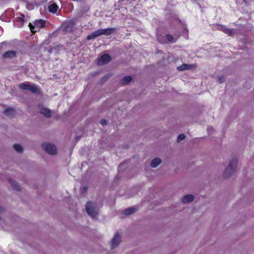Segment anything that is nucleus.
I'll list each match as a JSON object with an SVG mask.
<instances>
[{
	"instance_id": "2eb2a0df",
	"label": "nucleus",
	"mask_w": 254,
	"mask_h": 254,
	"mask_svg": "<svg viewBox=\"0 0 254 254\" xmlns=\"http://www.w3.org/2000/svg\"><path fill=\"white\" fill-rule=\"evenodd\" d=\"M15 111L14 108L12 107H9L5 109L3 111V113L7 116H12L15 114Z\"/></svg>"
},
{
	"instance_id": "bb28decb",
	"label": "nucleus",
	"mask_w": 254,
	"mask_h": 254,
	"mask_svg": "<svg viewBox=\"0 0 254 254\" xmlns=\"http://www.w3.org/2000/svg\"><path fill=\"white\" fill-rule=\"evenodd\" d=\"M110 74L104 76L101 79L102 83L106 82L107 79L109 77Z\"/></svg>"
},
{
	"instance_id": "9d476101",
	"label": "nucleus",
	"mask_w": 254,
	"mask_h": 254,
	"mask_svg": "<svg viewBox=\"0 0 254 254\" xmlns=\"http://www.w3.org/2000/svg\"><path fill=\"white\" fill-rule=\"evenodd\" d=\"M9 183L11 185V187L13 188V190L19 191L21 190V187L20 185H18L17 183H16L15 181L12 180V179H8Z\"/></svg>"
},
{
	"instance_id": "dca6fc26",
	"label": "nucleus",
	"mask_w": 254,
	"mask_h": 254,
	"mask_svg": "<svg viewBox=\"0 0 254 254\" xmlns=\"http://www.w3.org/2000/svg\"><path fill=\"white\" fill-rule=\"evenodd\" d=\"M58 6L55 3L50 4L48 7L49 11L52 13H56L58 10Z\"/></svg>"
},
{
	"instance_id": "4468645a",
	"label": "nucleus",
	"mask_w": 254,
	"mask_h": 254,
	"mask_svg": "<svg viewBox=\"0 0 254 254\" xmlns=\"http://www.w3.org/2000/svg\"><path fill=\"white\" fill-rule=\"evenodd\" d=\"M194 64H181L177 67V69L180 71L190 69L193 67Z\"/></svg>"
},
{
	"instance_id": "a878e982",
	"label": "nucleus",
	"mask_w": 254,
	"mask_h": 254,
	"mask_svg": "<svg viewBox=\"0 0 254 254\" xmlns=\"http://www.w3.org/2000/svg\"><path fill=\"white\" fill-rule=\"evenodd\" d=\"M225 80V77L223 76H221L218 77V81L219 83H223Z\"/></svg>"
},
{
	"instance_id": "423d86ee",
	"label": "nucleus",
	"mask_w": 254,
	"mask_h": 254,
	"mask_svg": "<svg viewBox=\"0 0 254 254\" xmlns=\"http://www.w3.org/2000/svg\"><path fill=\"white\" fill-rule=\"evenodd\" d=\"M42 146L43 149L49 154L55 155L57 152L56 146L52 143L44 142L42 144Z\"/></svg>"
},
{
	"instance_id": "7ed1b4c3",
	"label": "nucleus",
	"mask_w": 254,
	"mask_h": 254,
	"mask_svg": "<svg viewBox=\"0 0 254 254\" xmlns=\"http://www.w3.org/2000/svg\"><path fill=\"white\" fill-rule=\"evenodd\" d=\"M18 87L20 89L28 90L32 93L39 94L40 89L35 85L30 84L29 82L25 81L19 84Z\"/></svg>"
},
{
	"instance_id": "393cba45",
	"label": "nucleus",
	"mask_w": 254,
	"mask_h": 254,
	"mask_svg": "<svg viewBox=\"0 0 254 254\" xmlns=\"http://www.w3.org/2000/svg\"><path fill=\"white\" fill-rule=\"evenodd\" d=\"M185 138V134L183 133H182V134H180L179 135L178 138H177V141H178V142H179L182 141L183 140H184Z\"/></svg>"
},
{
	"instance_id": "aec40b11",
	"label": "nucleus",
	"mask_w": 254,
	"mask_h": 254,
	"mask_svg": "<svg viewBox=\"0 0 254 254\" xmlns=\"http://www.w3.org/2000/svg\"><path fill=\"white\" fill-rule=\"evenodd\" d=\"M98 36H99V35H98L97 31L96 30V31H94L93 32H92L91 34H90L87 36V40L89 41L91 40L95 39L96 38H97Z\"/></svg>"
},
{
	"instance_id": "4be33fe9",
	"label": "nucleus",
	"mask_w": 254,
	"mask_h": 254,
	"mask_svg": "<svg viewBox=\"0 0 254 254\" xmlns=\"http://www.w3.org/2000/svg\"><path fill=\"white\" fill-rule=\"evenodd\" d=\"M13 147L14 149V150L18 153H21L23 151V147L18 144H14L13 145Z\"/></svg>"
},
{
	"instance_id": "6e6552de",
	"label": "nucleus",
	"mask_w": 254,
	"mask_h": 254,
	"mask_svg": "<svg viewBox=\"0 0 254 254\" xmlns=\"http://www.w3.org/2000/svg\"><path fill=\"white\" fill-rule=\"evenodd\" d=\"M111 60L112 58L109 54H104L98 58L97 64H108Z\"/></svg>"
},
{
	"instance_id": "a211bd4d",
	"label": "nucleus",
	"mask_w": 254,
	"mask_h": 254,
	"mask_svg": "<svg viewBox=\"0 0 254 254\" xmlns=\"http://www.w3.org/2000/svg\"><path fill=\"white\" fill-rule=\"evenodd\" d=\"M161 159L158 158H154L151 162L150 166L152 168H155L157 167L161 163Z\"/></svg>"
},
{
	"instance_id": "6ab92c4d",
	"label": "nucleus",
	"mask_w": 254,
	"mask_h": 254,
	"mask_svg": "<svg viewBox=\"0 0 254 254\" xmlns=\"http://www.w3.org/2000/svg\"><path fill=\"white\" fill-rule=\"evenodd\" d=\"M132 80V77L130 76H126L124 77L121 80V85H125L128 83Z\"/></svg>"
},
{
	"instance_id": "f03ea898",
	"label": "nucleus",
	"mask_w": 254,
	"mask_h": 254,
	"mask_svg": "<svg viewBox=\"0 0 254 254\" xmlns=\"http://www.w3.org/2000/svg\"><path fill=\"white\" fill-rule=\"evenodd\" d=\"M237 165V158H234L230 161L229 166L225 169L224 172V176L225 178H228L231 176L236 170Z\"/></svg>"
},
{
	"instance_id": "b1692460",
	"label": "nucleus",
	"mask_w": 254,
	"mask_h": 254,
	"mask_svg": "<svg viewBox=\"0 0 254 254\" xmlns=\"http://www.w3.org/2000/svg\"><path fill=\"white\" fill-rule=\"evenodd\" d=\"M99 36L105 35H106V28L97 30Z\"/></svg>"
},
{
	"instance_id": "20e7f679",
	"label": "nucleus",
	"mask_w": 254,
	"mask_h": 254,
	"mask_svg": "<svg viewBox=\"0 0 254 254\" xmlns=\"http://www.w3.org/2000/svg\"><path fill=\"white\" fill-rule=\"evenodd\" d=\"M33 23L34 25H32L30 23L29 24V27L31 32L33 33H35L37 31H39L41 28H44L46 26V22L45 20L41 19L36 20Z\"/></svg>"
},
{
	"instance_id": "f8f14e48",
	"label": "nucleus",
	"mask_w": 254,
	"mask_h": 254,
	"mask_svg": "<svg viewBox=\"0 0 254 254\" xmlns=\"http://www.w3.org/2000/svg\"><path fill=\"white\" fill-rule=\"evenodd\" d=\"M219 29L229 36L232 35L233 32L232 30L229 28L226 27V26L221 25L219 26Z\"/></svg>"
},
{
	"instance_id": "cd10ccee",
	"label": "nucleus",
	"mask_w": 254,
	"mask_h": 254,
	"mask_svg": "<svg viewBox=\"0 0 254 254\" xmlns=\"http://www.w3.org/2000/svg\"><path fill=\"white\" fill-rule=\"evenodd\" d=\"M100 124L102 126H105L107 125V121L105 119H102L100 121Z\"/></svg>"
},
{
	"instance_id": "72a5a7b5",
	"label": "nucleus",
	"mask_w": 254,
	"mask_h": 254,
	"mask_svg": "<svg viewBox=\"0 0 254 254\" xmlns=\"http://www.w3.org/2000/svg\"><path fill=\"white\" fill-rule=\"evenodd\" d=\"M122 165H123V164H120V165L119 166V167H120Z\"/></svg>"
},
{
	"instance_id": "2f4dec72",
	"label": "nucleus",
	"mask_w": 254,
	"mask_h": 254,
	"mask_svg": "<svg viewBox=\"0 0 254 254\" xmlns=\"http://www.w3.org/2000/svg\"><path fill=\"white\" fill-rule=\"evenodd\" d=\"M185 38H186L187 39H189V35L188 34L186 35V36H185Z\"/></svg>"
},
{
	"instance_id": "f3484780",
	"label": "nucleus",
	"mask_w": 254,
	"mask_h": 254,
	"mask_svg": "<svg viewBox=\"0 0 254 254\" xmlns=\"http://www.w3.org/2000/svg\"><path fill=\"white\" fill-rule=\"evenodd\" d=\"M40 112L41 114L44 115L47 118H50L51 116V111L49 109L42 108L40 110Z\"/></svg>"
},
{
	"instance_id": "5701e85b",
	"label": "nucleus",
	"mask_w": 254,
	"mask_h": 254,
	"mask_svg": "<svg viewBox=\"0 0 254 254\" xmlns=\"http://www.w3.org/2000/svg\"><path fill=\"white\" fill-rule=\"evenodd\" d=\"M17 21L18 22L23 23L25 21V15L24 14H21L19 16L17 17Z\"/></svg>"
},
{
	"instance_id": "412c9836",
	"label": "nucleus",
	"mask_w": 254,
	"mask_h": 254,
	"mask_svg": "<svg viewBox=\"0 0 254 254\" xmlns=\"http://www.w3.org/2000/svg\"><path fill=\"white\" fill-rule=\"evenodd\" d=\"M106 36H109L117 32V29L114 27L107 28H106Z\"/></svg>"
},
{
	"instance_id": "c85d7f7f",
	"label": "nucleus",
	"mask_w": 254,
	"mask_h": 254,
	"mask_svg": "<svg viewBox=\"0 0 254 254\" xmlns=\"http://www.w3.org/2000/svg\"><path fill=\"white\" fill-rule=\"evenodd\" d=\"M87 189H88L87 186H84L81 190L82 193L85 192L87 190Z\"/></svg>"
},
{
	"instance_id": "ddd939ff",
	"label": "nucleus",
	"mask_w": 254,
	"mask_h": 254,
	"mask_svg": "<svg viewBox=\"0 0 254 254\" xmlns=\"http://www.w3.org/2000/svg\"><path fill=\"white\" fill-rule=\"evenodd\" d=\"M193 195L191 194L186 195L182 198V202L184 203L191 202L193 200Z\"/></svg>"
},
{
	"instance_id": "7c9ffc66",
	"label": "nucleus",
	"mask_w": 254,
	"mask_h": 254,
	"mask_svg": "<svg viewBox=\"0 0 254 254\" xmlns=\"http://www.w3.org/2000/svg\"><path fill=\"white\" fill-rule=\"evenodd\" d=\"M5 44V42H1V43H0V51L1 50H2V45H3V44Z\"/></svg>"
},
{
	"instance_id": "1a4fd4ad",
	"label": "nucleus",
	"mask_w": 254,
	"mask_h": 254,
	"mask_svg": "<svg viewBox=\"0 0 254 254\" xmlns=\"http://www.w3.org/2000/svg\"><path fill=\"white\" fill-rule=\"evenodd\" d=\"M121 242V236L118 232H117L111 242V249L116 248Z\"/></svg>"
},
{
	"instance_id": "39448f33",
	"label": "nucleus",
	"mask_w": 254,
	"mask_h": 254,
	"mask_svg": "<svg viewBox=\"0 0 254 254\" xmlns=\"http://www.w3.org/2000/svg\"><path fill=\"white\" fill-rule=\"evenodd\" d=\"M19 53V50L17 49L16 50H7L2 54L1 59L4 61L13 60L17 57Z\"/></svg>"
},
{
	"instance_id": "0eeeda50",
	"label": "nucleus",
	"mask_w": 254,
	"mask_h": 254,
	"mask_svg": "<svg viewBox=\"0 0 254 254\" xmlns=\"http://www.w3.org/2000/svg\"><path fill=\"white\" fill-rule=\"evenodd\" d=\"M86 210L88 214L92 218L95 217L98 212L95 208V204L91 202H88L86 205Z\"/></svg>"
},
{
	"instance_id": "c756f323",
	"label": "nucleus",
	"mask_w": 254,
	"mask_h": 254,
	"mask_svg": "<svg viewBox=\"0 0 254 254\" xmlns=\"http://www.w3.org/2000/svg\"><path fill=\"white\" fill-rule=\"evenodd\" d=\"M155 53L156 54H163V52L162 51H161V50H159V49H156L155 50Z\"/></svg>"
},
{
	"instance_id": "473e14b6",
	"label": "nucleus",
	"mask_w": 254,
	"mask_h": 254,
	"mask_svg": "<svg viewBox=\"0 0 254 254\" xmlns=\"http://www.w3.org/2000/svg\"><path fill=\"white\" fill-rule=\"evenodd\" d=\"M124 0H119V2L123 1Z\"/></svg>"
},
{
	"instance_id": "f257e3e1",
	"label": "nucleus",
	"mask_w": 254,
	"mask_h": 254,
	"mask_svg": "<svg viewBox=\"0 0 254 254\" xmlns=\"http://www.w3.org/2000/svg\"><path fill=\"white\" fill-rule=\"evenodd\" d=\"M179 37L175 38L171 34H158L157 35V41L161 44H173L176 43Z\"/></svg>"
},
{
	"instance_id": "9b49d317",
	"label": "nucleus",
	"mask_w": 254,
	"mask_h": 254,
	"mask_svg": "<svg viewBox=\"0 0 254 254\" xmlns=\"http://www.w3.org/2000/svg\"><path fill=\"white\" fill-rule=\"evenodd\" d=\"M137 209V208L135 207H129L125 209L123 212V214L125 215H129L134 213Z\"/></svg>"
}]
</instances>
